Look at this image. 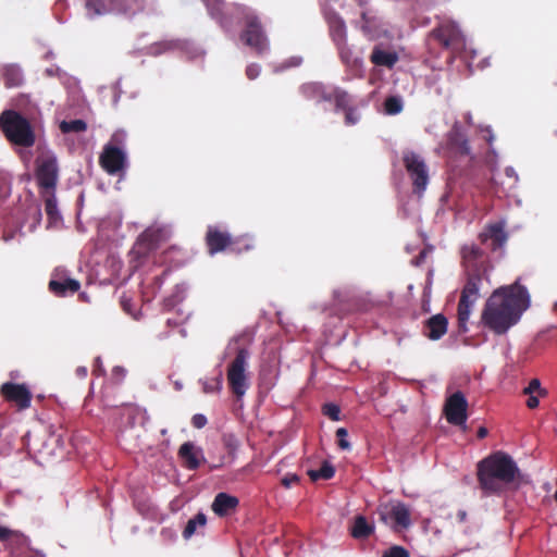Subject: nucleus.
<instances>
[{"label": "nucleus", "mask_w": 557, "mask_h": 557, "mask_svg": "<svg viewBox=\"0 0 557 557\" xmlns=\"http://www.w3.org/2000/svg\"><path fill=\"white\" fill-rule=\"evenodd\" d=\"M426 257V250H422L417 257V264L421 263Z\"/></svg>", "instance_id": "nucleus-54"}, {"label": "nucleus", "mask_w": 557, "mask_h": 557, "mask_svg": "<svg viewBox=\"0 0 557 557\" xmlns=\"http://www.w3.org/2000/svg\"><path fill=\"white\" fill-rule=\"evenodd\" d=\"M252 248H255V239L249 235L233 238V243L230 246V249L234 252L248 251Z\"/></svg>", "instance_id": "nucleus-35"}, {"label": "nucleus", "mask_w": 557, "mask_h": 557, "mask_svg": "<svg viewBox=\"0 0 557 557\" xmlns=\"http://www.w3.org/2000/svg\"><path fill=\"white\" fill-rule=\"evenodd\" d=\"M250 352L246 347H239L236 350L234 359L228 363L226 379L231 392L242 398L249 387L247 367Z\"/></svg>", "instance_id": "nucleus-8"}, {"label": "nucleus", "mask_w": 557, "mask_h": 557, "mask_svg": "<svg viewBox=\"0 0 557 557\" xmlns=\"http://www.w3.org/2000/svg\"><path fill=\"white\" fill-rule=\"evenodd\" d=\"M299 92L306 100L315 102L331 101V91L322 83H305L299 87Z\"/></svg>", "instance_id": "nucleus-20"}, {"label": "nucleus", "mask_w": 557, "mask_h": 557, "mask_svg": "<svg viewBox=\"0 0 557 557\" xmlns=\"http://www.w3.org/2000/svg\"><path fill=\"white\" fill-rule=\"evenodd\" d=\"M457 519L459 522H465L467 520V512L466 510H459L457 512Z\"/></svg>", "instance_id": "nucleus-53"}, {"label": "nucleus", "mask_w": 557, "mask_h": 557, "mask_svg": "<svg viewBox=\"0 0 557 557\" xmlns=\"http://www.w3.org/2000/svg\"><path fill=\"white\" fill-rule=\"evenodd\" d=\"M382 557H410V554L405 547L394 545L386 549Z\"/></svg>", "instance_id": "nucleus-41"}, {"label": "nucleus", "mask_w": 557, "mask_h": 557, "mask_svg": "<svg viewBox=\"0 0 557 557\" xmlns=\"http://www.w3.org/2000/svg\"><path fill=\"white\" fill-rule=\"evenodd\" d=\"M530 296L518 282L495 289L487 298L481 313V322L498 335L505 334L529 308Z\"/></svg>", "instance_id": "nucleus-1"}, {"label": "nucleus", "mask_w": 557, "mask_h": 557, "mask_svg": "<svg viewBox=\"0 0 557 557\" xmlns=\"http://www.w3.org/2000/svg\"><path fill=\"white\" fill-rule=\"evenodd\" d=\"M203 2L209 14L224 28L231 26V15H236L243 24L239 39L257 54L261 55L269 50V39L261 16L256 10L240 3H234L228 9L223 0H203Z\"/></svg>", "instance_id": "nucleus-2"}, {"label": "nucleus", "mask_w": 557, "mask_h": 557, "mask_svg": "<svg viewBox=\"0 0 557 557\" xmlns=\"http://www.w3.org/2000/svg\"><path fill=\"white\" fill-rule=\"evenodd\" d=\"M201 451L196 449L191 442H185L178 449V456L184 461V466L189 470H196L200 466L199 456Z\"/></svg>", "instance_id": "nucleus-23"}, {"label": "nucleus", "mask_w": 557, "mask_h": 557, "mask_svg": "<svg viewBox=\"0 0 557 557\" xmlns=\"http://www.w3.org/2000/svg\"><path fill=\"white\" fill-rule=\"evenodd\" d=\"M87 128V124L83 120H72V121H62L60 123V131L63 134L69 133H82L85 132Z\"/></svg>", "instance_id": "nucleus-37"}, {"label": "nucleus", "mask_w": 557, "mask_h": 557, "mask_svg": "<svg viewBox=\"0 0 557 557\" xmlns=\"http://www.w3.org/2000/svg\"><path fill=\"white\" fill-rule=\"evenodd\" d=\"M468 401L462 392L451 394L445 401L444 414L453 425H462L468 419Z\"/></svg>", "instance_id": "nucleus-12"}, {"label": "nucleus", "mask_w": 557, "mask_h": 557, "mask_svg": "<svg viewBox=\"0 0 557 557\" xmlns=\"http://www.w3.org/2000/svg\"><path fill=\"white\" fill-rule=\"evenodd\" d=\"M260 71V65L251 63L246 67V75L249 79H255L259 76Z\"/></svg>", "instance_id": "nucleus-48"}, {"label": "nucleus", "mask_w": 557, "mask_h": 557, "mask_svg": "<svg viewBox=\"0 0 557 557\" xmlns=\"http://www.w3.org/2000/svg\"><path fill=\"white\" fill-rule=\"evenodd\" d=\"M523 394H536L537 396H546L547 391L542 388L541 382L539 379H532L528 386L523 388Z\"/></svg>", "instance_id": "nucleus-40"}, {"label": "nucleus", "mask_w": 557, "mask_h": 557, "mask_svg": "<svg viewBox=\"0 0 557 557\" xmlns=\"http://www.w3.org/2000/svg\"><path fill=\"white\" fill-rule=\"evenodd\" d=\"M207 423H208V420H207L206 416H203L201 413H196L191 418V424L196 429H202L207 425Z\"/></svg>", "instance_id": "nucleus-47"}, {"label": "nucleus", "mask_w": 557, "mask_h": 557, "mask_svg": "<svg viewBox=\"0 0 557 557\" xmlns=\"http://www.w3.org/2000/svg\"><path fill=\"white\" fill-rule=\"evenodd\" d=\"M121 304H122L124 310L129 312V308H128L129 300H126L125 298H122Z\"/></svg>", "instance_id": "nucleus-55"}, {"label": "nucleus", "mask_w": 557, "mask_h": 557, "mask_svg": "<svg viewBox=\"0 0 557 557\" xmlns=\"http://www.w3.org/2000/svg\"><path fill=\"white\" fill-rule=\"evenodd\" d=\"M348 432L345 428H339L336 431L337 445L341 449L347 450L350 448V444L347 441Z\"/></svg>", "instance_id": "nucleus-43"}, {"label": "nucleus", "mask_w": 557, "mask_h": 557, "mask_svg": "<svg viewBox=\"0 0 557 557\" xmlns=\"http://www.w3.org/2000/svg\"><path fill=\"white\" fill-rule=\"evenodd\" d=\"M465 275L466 283L461 290L457 308L458 329L462 333L468 331L467 323L473 305L480 298V292L491 286L490 272L481 271L465 273Z\"/></svg>", "instance_id": "nucleus-4"}, {"label": "nucleus", "mask_w": 557, "mask_h": 557, "mask_svg": "<svg viewBox=\"0 0 557 557\" xmlns=\"http://www.w3.org/2000/svg\"><path fill=\"white\" fill-rule=\"evenodd\" d=\"M341 61L346 66H357L360 61L359 59L354 54L352 49L348 45V41L338 42L335 45Z\"/></svg>", "instance_id": "nucleus-31"}, {"label": "nucleus", "mask_w": 557, "mask_h": 557, "mask_svg": "<svg viewBox=\"0 0 557 557\" xmlns=\"http://www.w3.org/2000/svg\"><path fill=\"white\" fill-rule=\"evenodd\" d=\"M329 32L334 45L347 40V27L344 20L337 15L332 14L327 17Z\"/></svg>", "instance_id": "nucleus-25"}, {"label": "nucleus", "mask_w": 557, "mask_h": 557, "mask_svg": "<svg viewBox=\"0 0 557 557\" xmlns=\"http://www.w3.org/2000/svg\"><path fill=\"white\" fill-rule=\"evenodd\" d=\"M10 195V184L4 175L0 174V199Z\"/></svg>", "instance_id": "nucleus-46"}, {"label": "nucleus", "mask_w": 557, "mask_h": 557, "mask_svg": "<svg viewBox=\"0 0 557 557\" xmlns=\"http://www.w3.org/2000/svg\"><path fill=\"white\" fill-rule=\"evenodd\" d=\"M335 474V468L329 461H323L322 466L318 470H309L308 475L311 481L318 480H330Z\"/></svg>", "instance_id": "nucleus-33"}, {"label": "nucleus", "mask_w": 557, "mask_h": 557, "mask_svg": "<svg viewBox=\"0 0 557 557\" xmlns=\"http://www.w3.org/2000/svg\"><path fill=\"white\" fill-rule=\"evenodd\" d=\"M366 104L364 100H359L356 104L344 112V120L347 126L356 125L360 121L361 114L359 112V108L364 107Z\"/></svg>", "instance_id": "nucleus-36"}, {"label": "nucleus", "mask_w": 557, "mask_h": 557, "mask_svg": "<svg viewBox=\"0 0 557 557\" xmlns=\"http://www.w3.org/2000/svg\"><path fill=\"white\" fill-rule=\"evenodd\" d=\"M448 326V321L446 317L442 313L432 315L430 319H428L424 323V335L432 339L437 341L443 335L446 334Z\"/></svg>", "instance_id": "nucleus-21"}, {"label": "nucleus", "mask_w": 557, "mask_h": 557, "mask_svg": "<svg viewBox=\"0 0 557 557\" xmlns=\"http://www.w3.org/2000/svg\"><path fill=\"white\" fill-rule=\"evenodd\" d=\"M2 77L5 87L13 88L23 84V73L17 65L9 64L2 69Z\"/></svg>", "instance_id": "nucleus-27"}, {"label": "nucleus", "mask_w": 557, "mask_h": 557, "mask_svg": "<svg viewBox=\"0 0 557 557\" xmlns=\"http://www.w3.org/2000/svg\"><path fill=\"white\" fill-rule=\"evenodd\" d=\"M389 517L403 529H407L411 524L410 511L404 503L394 505L389 511Z\"/></svg>", "instance_id": "nucleus-28"}, {"label": "nucleus", "mask_w": 557, "mask_h": 557, "mask_svg": "<svg viewBox=\"0 0 557 557\" xmlns=\"http://www.w3.org/2000/svg\"><path fill=\"white\" fill-rule=\"evenodd\" d=\"M99 163L108 174L115 175L125 169L126 154L122 148L107 144L99 157Z\"/></svg>", "instance_id": "nucleus-15"}, {"label": "nucleus", "mask_w": 557, "mask_h": 557, "mask_svg": "<svg viewBox=\"0 0 557 557\" xmlns=\"http://www.w3.org/2000/svg\"><path fill=\"white\" fill-rule=\"evenodd\" d=\"M207 523V517L202 512H198L194 518L189 519L183 530V537L190 539L198 527H205Z\"/></svg>", "instance_id": "nucleus-34"}, {"label": "nucleus", "mask_w": 557, "mask_h": 557, "mask_svg": "<svg viewBox=\"0 0 557 557\" xmlns=\"http://www.w3.org/2000/svg\"><path fill=\"white\" fill-rule=\"evenodd\" d=\"M233 243V237L227 233L216 227H209L206 234V244L208 252L213 256L218 252L230 248Z\"/></svg>", "instance_id": "nucleus-19"}, {"label": "nucleus", "mask_w": 557, "mask_h": 557, "mask_svg": "<svg viewBox=\"0 0 557 557\" xmlns=\"http://www.w3.org/2000/svg\"><path fill=\"white\" fill-rule=\"evenodd\" d=\"M331 101L334 102L336 112H345L358 102L352 95L339 87H335L331 91Z\"/></svg>", "instance_id": "nucleus-26"}, {"label": "nucleus", "mask_w": 557, "mask_h": 557, "mask_svg": "<svg viewBox=\"0 0 557 557\" xmlns=\"http://www.w3.org/2000/svg\"><path fill=\"white\" fill-rule=\"evenodd\" d=\"M487 433H488V432H487V429H486V428H484V426H481V428L478 430L476 435H478V437H479V438H484V437H486V436H487Z\"/></svg>", "instance_id": "nucleus-52"}, {"label": "nucleus", "mask_w": 557, "mask_h": 557, "mask_svg": "<svg viewBox=\"0 0 557 557\" xmlns=\"http://www.w3.org/2000/svg\"><path fill=\"white\" fill-rule=\"evenodd\" d=\"M374 532V527L370 524L366 517L357 516L354 520L350 533L351 536L358 540L367 539Z\"/></svg>", "instance_id": "nucleus-29"}, {"label": "nucleus", "mask_w": 557, "mask_h": 557, "mask_svg": "<svg viewBox=\"0 0 557 557\" xmlns=\"http://www.w3.org/2000/svg\"><path fill=\"white\" fill-rule=\"evenodd\" d=\"M520 474L513 459L503 451H497L478 463V481L486 494H498L503 484L512 483Z\"/></svg>", "instance_id": "nucleus-3"}, {"label": "nucleus", "mask_w": 557, "mask_h": 557, "mask_svg": "<svg viewBox=\"0 0 557 557\" xmlns=\"http://www.w3.org/2000/svg\"><path fill=\"white\" fill-rule=\"evenodd\" d=\"M461 265L465 273L492 270L488 256L476 244H466L460 249Z\"/></svg>", "instance_id": "nucleus-10"}, {"label": "nucleus", "mask_w": 557, "mask_h": 557, "mask_svg": "<svg viewBox=\"0 0 557 557\" xmlns=\"http://www.w3.org/2000/svg\"><path fill=\"white\" fill-rule=\"evenodd\" d=\"M45 202V211L50 222H57L61 219L58 210L57 197L53 190L40 191Z\"/></svg>", "instance_id": "nucleus-30"}, {"label": "nucleus", "mask_w": 557, "mask_h": 557, "mask_svg": "<svg viewBox=\"0 0 557 557\" xmlns=\"http://www.w3.org/2000/svg\"><path fill=\"white\" fill-rule=\"evenodd\" d=\"M238 505L239 500L236 496H232L227 493H219L215 495L211 508L216 516L225 517L235 511Z\"/></svg>", "instance_id": "nucleus-22"}, {"label": "nucleus", "mask_w": 557, "mask_h": 557, "mask_svg": "<svg viewBox=\"0 0 557 557\" xmlns=\"http://www.w3.org/2000/svg\"><path fill=\"white\" fill-rule=\"evenodd\" d=\"M126 135L122 131L115 132L108 144H112L113 146H117L123 149L125 143Z\"/></svg>", "instance_id": "nucleus-44"}, {"label": "nucleus", "mask_w": 557, "mask_h": 557, "mask_svg": "<svg viewBox=\"0 0 557 557\" xmlns=\"http://www.w3.org/2000/svg\"><path fill=\"white\" fill-rule=\"evenodd\" d=\"M299 482V476L295 473H287L283 476L281 483L283 486L289 488Z\"/></svg>", "instance_id": "nucleus-45"}, {"label": "nucleus", "mask_w": 557, "mask_h": 557, "mask_svg": "<svg viewBox=\"0 0 557 557\" xmlns=\"http://www.w3.org/2000/svg\"><path fill=\"white\" fill-rule=\"evenodd\" d=\"M529 397L527 399V407L529 409H535L539 407V397L536 394H527Z\"/></svg>", "instance_id": "nucleus-49"}, {"label": "nucleus", "mask_w": 557, "mask_h": 557, "mask_svg": "<svg viewBox=\"0 0 557 557\" xmlns=\"http://www.w3.org/2000/svg\"><path fill=\"white\" fill-rule=\"evenodd\" d=\"M170 230L164 226L148 227L145 230L137 240V247L139 252L147 255L150 251L157 249L160 244L166 242L170 238Z\"/></svg>", "instance_id": "nucleus-16"}, {"label": "nucleus", "mask_w": 557, "mask_h": 557, "mask_svg": "<svg viewBox=\"0 0 557 557\" xmlns=\"http://www.w3.org/2000/svg\"><path fill=\"white\" fill-rule=\"evenodd\" d=\"M481 244H487L492 251L503 249L508 240V234L505 231V223L503 221L487 224L478 236Z\"/></svg>", "instance_id": "nucleus-17"}, {"label": "nucleus", "mask_w": 557, "mask_h": 557, "mask_svg": "<svg viewBox=\"0 0 557 557\" xmlns=\"http://www.w3.org/2000/svg\"><path fill=\"white\" fill-rule=\"evenodd\" d=\"M202 392L205 394L219 393L222 388V375L219 374L215 377H211L201 382Z\"/></svg>", "instance_id": "nucleus-39"}, {"label": "nucleus", "mask_w": 557, "mask_h": 557, "mask_svg": "<svg viewBox=\"0 0 557 557\" xmlns=\"http://www.w3.org/2000/svg\"><path fill=\"white\" fill-rule=\"evenodd\" d=\"M323 413L329 417L331 420L333 421H338L339 420V414H341V409L337 405L335 404H325L323 406Z\"/></svg>", "instance_id": "nucleus-42"}, {"label": "nucleus", "mask_w": 557, "mask_h": 557, "mask_svg": "<svg viewBox=\"0 0 557 557\" xmlns=\"http://www.w3.org/2000/svg\"><path fill=\"white\" fill-rule=\"evenodd\" d=\"M145 8L146 0H85L86 14L90 18L111 12L133 16Z\"/></svg>", "instance_id": "nucleus-6"}, {"label": "nucleus", "mask_w": 557, "mask_h": 557, "mask_svg": "<svg viewBox=\"0 0 557 557\" xmlns=\"http://www.w3.org/2000/svg\"><path fill=\"white\" fill-rule=\"evenodd\" d=\"M429 38L441 48L447 50L451 57L460 53L466 47V38L457 23L445 20L433 28Z\"/></svg>", "instance_id": "nucleus-7"}, {"label": "nucleus", "mask_w": 557, "mask_h": 557, "mask_svg": "<svg viewBox=\"0 0 557 557\" xmlns=\"http://www.w3.org/2000/svg\"><path fill=\"white\" fill-rule=\"evenodd\" d=\"M0 395L8 403L14 404L18 410L30 407L33 395L25 384L5 382L0 386Z\"/></svg>", "instance_id": "nucleus-13"}, {"label": "nucleus", "mask_w": 557, "mask_h": 557, "mask_svg": "<svg viewBox=\"0 0 557 557\" xmlns=\"http://www.w3.org/2000/svg\"><path fill=\"white\" fill-rule=\"evenodd\" d=\"M48 288L57 297H66L77 293L81 288V283L71 277L66 270L55 269L49 281Z\"/></svg>", "instance_id": "nucleus-14"}, {"label": "nucleus", "mask_w": 557, "mask_h": 557, "mask_svg": "<svg viewBox=\"0 0 557 557\" xmlns=\"http://www.w3.org/2000/svg\"><path fill=\"white\" fill-rule=\"evenodd\" d=\"M403 164L412 183V191L421 196L429 184V168L425 160L419 153L412 150L403 152Z\"/></svg>", "instance_id": "nucleus-9"}, {"label": "nucleus", "mask_w": 557, "mask_h": 557, "mask_svg": "<svg viewBox=\"0 0 557 557\" xmlns=\"http://www.w3.org/2000/svg\"><path fill=\"white\" fill-rule=\"evenodd\" d=\"M76 374H77V376H79L82 379L86 377V375H87V368L86 367H78L76 369Z\"/></svg>", "instance_id": "nucleus-51"}, {"label": "nucleus", "mask_w": 557, "mask_h": 557, "mask_svg": "<svg viewBox=\"0 0 557 557\" xmlns=\"http://www.w3.org/2000/svg\"><path fill=\"white\" fill-rule=\"evenodd\" d=\"M403 110V101L396 96H389L384 101V111L389 115L400 113Z\"/></svg>", "instance_id": "nucleus-38"}, {"label": "nucleus", "mask_w": 557, "mask_h": 557, "mask_svg": "<svg viewBox=\"0 0 557 557\" xmlns=\"http://www.w3.org/2000/svg\"><path fill=\"white\" fill-rule=\"evenodd\" d=\"M374 307V302H364L359 304L360 311H370Z\"/></svg>", "instance_id": "nucleus-50"}, {"label": "nucleus", "mask_w": 557, "mask_h": 557, "mask_svg": "<svg viewBox=\"0 0 557 557\" xmlns=\"http://www.w3.org/2000/svg\"><path fill=\"white\" fill-rule=\"evenodd\" d=\"M359 5L363 7L367 5L371 0H356Z\"/></svg>", "instance_id": "nucleus-56"}, {"label": "nucleus", "mask_w": 557, "mask_h": 557, "mask_svg": "<svg viewBox=\"0 0 557 557\" xmlns=\"http://www.w3.org/2000/svg\"><path fill=\"white\" fill-rule=\"evenodd\" d=\"M447 149L460 157L469 156L471 152L469 140L458 124H455L447 134Z\"/></svg>", "instance_id": "nucleus-18"}, {"label": "nucleus", "mask_w": 557, "mask_h": 557, "mask_svg": "<svg viewBox=\"0 0 557 557\" xmlns=\"http://www.w3.org/2000/svg\"><path fill=\"white\" fill-rule=\"evenodd\" d=\"M36 178L41 191L55 189L58 181V164L54 156H42L37 160Z\"/></svg>", "instance_id": "nucleus-11"}, {"label": "nucleus", "mask_w": 557, "mask_h": 557, "mask_svg": "<svg viewBox=\"0 0 557 557\" xmlns=\"http://www.w3.org/2000/svg\"><path fill=\"white\" fill-rule=\"evenodd\" d=\"M0 128L13 145L29 148L36 141L35 132L29 121L17 111H3L0 114Z\"/></svg>", "instance_id": "nucleus-5"}, {"label": "nucleus", "mask_w": 557, "mask_h": 557, "mask_svg": "<svg viewBox=\"0 0 557 557\" xmlns=\"http://www.w3.org/2000/svg\"><path fill=\"white\" fill-rule=\"evenodd\" d=\"M0 541L10 545H24L26 539L17 531L0 525Z\"/></svg>", "instance_id": "nucleus-32"}, {"label": "nucleus", "mask_w": 557, "mask_h": 557, "mask_svg": "<svg viewBox=\"0 0 557 557\" xmlns=\"http://www.w3.org/2000/svg\"><path fill=\"white\" fill-rule=\"evenodd\" d=\"M398 54L395 51L384 50L375 46L371 52L370 61L376 66L392 69L398 62Z\"/></svg>", "instance_id": "nucleus-24"}]
</instances>
